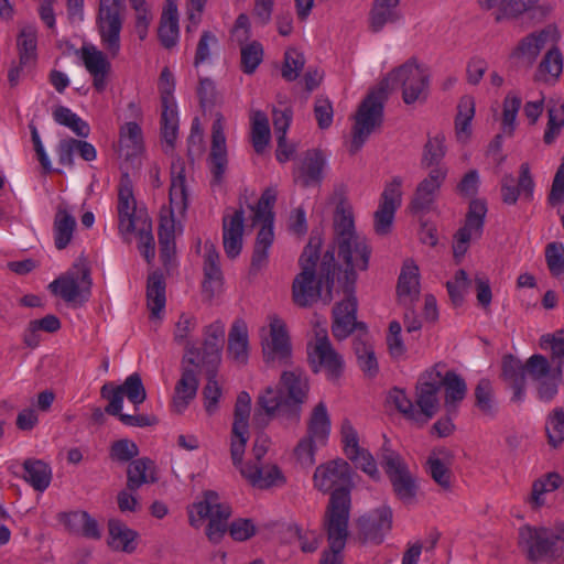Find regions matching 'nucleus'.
<instances>
[{
  "instance_id": "5fc2aeb1",
  "label": "nucleus",
  "mask_w": 564,
  "mask_h": 564,
  "mask_svg": "<svg viewBox=\"0 0 564 564\" xmlns=\"http://www.w3.org/2000/svg\"><path fill=\"white\" fill-rule=\"evenodd\" d=\"M446 154L445 137L442 133L429 138L423 149L421 164L423 167L442 166L441 162Z\"/></svg>"
},
{
  "instance_id": "6e6552de",
  "label": "nucleus",
  "mask_w": 564,
  "mask_h": 564,
  "mask_svg": "<svg viewBox=\"0 0 564 564\" xmlns=\"http://www.w3.org/2000/svg\"><path fill=\"white\" fill-rule=\"evenodd\" d=\"M352 469L348 462L336 458L319 465L314 473V486L323 492H330L329 501L325 511L324 525H328L330 518L332 501L335 497H345L347 505V523L349 522L351 498L350 487L352 484Z\"/></svg>"
},
{
  "instance_id": "e2e57ef3",
  "label": "nucleus",
  "mask_w": 564,
  "mask_h": 564,
  "mask_svg": "<svg viewBox=\"0 0 564 564\" xmlns=\"http://www.w3.org/2000/svg\"><path fill=\"white\" fill-rule=\"evenodd\" d=\"M218 368H205L207 383L204 387L203 395L205 399V410L208 414H213L217 410V404L221 397V388L217 382Z\"/></svg>"
},
{
  "instance_id": "a211bd4d",
  "label": "nucleus",
  "mask_w": 564,
  "mask_h": 564,
  "mask_svg": "<svg viewBox=\"0 0 564 564\" xmlns=\"http://www.w3.org/2000/svg\"><path fill=\"white\" fill-rule=\"evenodd\" d=\"M402 183L400 176H394L380 195L378 209L373 214V229L379 236L391 231L394 214L402 203Z\"/></svg>"
},
{
  "instance_id": "79ce46f5",
  "label": "nucleus",
  "mask_w": 564,
  "mask_h": 564,
  "mask_svg": "<svg viewBox=\"0 0 564 564\" xmlns=\"http://www.w3.org/2000/svg\"><path fill=\"white\" fill-rule=\"evenodd\" d=\"M248 329L243 321H236L228 336V354L238 364L245 365L248 360Z\"/></svg>"
},
{
  "instance_id": "a18cd8bd",
  "label": "nucleus",
  "mask_w": 564,
  "mask_h": 564,
  "mask_svg": "<svg viewBox=\"0 0 564 564\" xmlns=\"http://www.w3.org/2000/svg\"><path fill=\"white\" fill-rule=\"evenodd\" d=\"M475 406L479 410L482 416L490 420L495 419L498 414V403L495 398V389L491 381L482 378L478 381L474 390Z\"/></svg>"
},
{
  "instance_id": "4c0bfd02",
  "label": "nucleus",
  "mask_w": 564,
  "mask_h": 564,
  "mask_svg": "<svg viewBox=\"0 0 564 564\" xmlns=\"http://www.w3.org/2000/svg\"><path fill=\"white\" fill-rule=\"evenodd\" d=\"M158 33L160 42L165 48H172L176 45L180 35L178 13L173 0L166 1Z\"/></svg>"
},
{
  "instance_id": "412c9836",
  "label": "nucleus",
  "mask_w": 564,
  "mask_h": 564,
  "mask_svg": "<svg viewBox=\"0 0 564 564\" xmlns=\"http://www.w3.org/2000/svg\"><path fill=\"white\" fill-rule=\"evenodd\" d=\"M560 37L561 34L556 25L549 24L544 29L532 32L520 40L511 56L524 59L532 65L546 44H556Z\"/></svg>"
},
{
  "instance_id": "58836bf2",
  "label": "nucleus",
  "mask_w": 564,
  "mask_h": 564,
  "mask_svg": "<svg viewBox=\"0 0 564 564\" xmlns=\"http://www.w3.org/2000/svg\"><path fill=\"white\" fill-rule=\"evenodd\" d=\"M23 479L36 491L46 490L52 480V468L42 459L28 458L22 464Z\"/></svg>"
},
{
  "instance_id": "0eeeda50",
  "label": "nucleus",
  "mask_w": 564,
  "mask_h": 564,
  "mask_svg": "<svg viewBox=\"0 0 564 564\" xmlns=\"http://www.w3.org/2000/svg\"><path fill=\"white\" fill-rule=\"evenodd\" d=\"M564 543V522H555L553 527L523 525L519 529V546L531 562L557 560Z\"/></svg>"
},
{
  "instance_id": "aec40b11",
  "label": "nucleus",
  "mask_w": 564,
  "mask_h": 564,
  "mask_svg": "<svg viewBox=\"0 0 564 564\" xmlns=\"http://www.w3.org/2000/svg\"><path fill=\"white\" fill-rule=\"evenodd\" d=\"M442 388L441 372L431 369L425 371L416 383V404L420 408L417 411L420 419L423 423L431 420L438 410V398L437 393Z\"/></svg>"
},
{
  "instance_id": "680f3d73",
  "label": "nucleus",
  "mask_w": 564,
  "mask_h": 564,
  "mask_svg": "<svg viewBox=\"0 0 564 564\" xmlns=\"http://www.w3.org/2000/svg\"><path fill=\"white\" fill-rule=\"evenodd\" d=\"M118 387L135 409H138V406L147 399V391L143 386L142 378L138 372H133L128 376L123 383Z\"/></svg>"
},
{
  "instance_id": "2eb2a0df",
  "label": "nucleus",
  "mask_w": 564,
  "mask_h": 564,
  "mask_svg": "<svg viewBox=\"0 0 564 564\" xmlns=\"http://www.w3.org/2000/svg\"><path fill=\"white\" fill-rule=\"evenodd\" d=\"M486 214L487 203L485 199L474 198L470 200L465 224L454 236L453 253L457 263L467 252L470 240L481 237Z\"/></svg>"
},
{
  "instance_id": "4468645a",
  "label": "nucleus",
  "mask_w": 564,
  "mask_h": 564,
  "mask_svg": "<svg viewBox=\"0 0 564 564\" xmlns=\"http://www.w3.org/2000/svg\"><path fill=\"white\" fill-rule=\"evenodd\" d=\"M121 11V0H99L96 23L101 43L112 57L120 51Z\"/></svg>"
},
{
  "instance_id": "20e7f679",
  "label": "nucleus",
  "mask_w": 564,
  "mask_h": 564,
  "mask_svg": "<svg viewBox=\"0 0 564 564\" xmlns=\"http://www.w3.org/2000/svg\"><path fill=\"white\" fill-rule=\"evenodd\" d=\"M191 510H195L198 516L196 519L191 512L189 523L193 527L197 528L203 519L208 518L206 535L213 543H218L227 530L235 541H246L256 534V527L249 519H237L228 527L231 508L229 505L219 501L216 491H205L204 499L194 503Z\"/></svg>"
},
{
  "instance_id": "de8ad7c7",
  "label": "nucleus",
  "mask_w": 564,
  "mask_h": 564,
  "mask_svg": "<svg viewBox=\"0 0 564 564\" xmlns=\"http://www.w3.org/2000/svg\"><path fill=\"white\" fill-rule=\"evenodd\" d=\"M37 35L32 26L23 28L17 39L19 63L21 66H31L36 61Z\"/></svg>"
},
{
  "instance_id": "13d9d810",
  "label": "nucleus",
  "mask_w": 564,
  "mask_h": 564,
  "mask_svg": "<svg viewBox=\"0 0 564 564\" xmlns=\"http://www.w3.org/2000/svg\"><path fill=\"white\" fill-rule=\"evenodd\" d=\"M178 133L176 104L162 106L161 134L165 143L173 148Z\"/></svg>"
},
{
  "instance_id": "e433bc0d",
  "label": "nucleus",
  "mask_w": 564,
  "mask_h": 564,
  "mask_svg": "<svg viewBox=\"0 0 564 564\" xmlns=\"http://www.w3.org/2000/svg\"><path fill=\"white\" fill-rule=\"evenodd\" d=\"M158 481L154 462L148 457L137 458L130 462L127 469V489L137 491L144 484Z\"/></svg>"
},
{
  "instance_id": "0e129e2a",
  "label": "nucleus",
  "mask_w": 564,
  "mask_h": 564,
  "mask_svg": "<svg viewBox=\"0 0 564 564\" xmlns=\"http://www.w3.org/2000/svg\"><path fill=\"white\" fill-rule=\"evenodd\" d=\"M522 99L512 93L507 94L503 99L502 131L512 135L516 129V119L521 108Z\"/></svg>"
},
{
  "instance_id": "c85d7f7f",
  "label": "nucleus",
  "mask_w": 564,
  "mask_h": 564,
  "mask_svg": "<svg viewBox=\"0 0 564 564\" xmlns=\"http://www.w3.org/2000/svg\"><path fill=\"white\" fill-rule=\"evenodd\" d=\"M245 212L242 208L223 217V245L226 256L237 258L242 249Z\"/></svg>"
},
{
  "instance_id": "6e6d98bb",
  "label": "nucleus",
  "mask_w": 564,
  "mask_h": 564,
  "mask_svg": "<svg viewBox=\"0 0 564 564\" xmlns=\"http://www.w3.org/2000/svg\"><path fill=\"white\" fill-rule=\"evenodd\" d=\"M142 130L137 122L130 121L120 128L119 143L121 149H128L126 156L135 155L142 149Z\"/></svg>"
},
{
  "instance_id": "bf43d9fd",
  "label": "nucleus",
  "mask_w": 564,
  "mask_h": 564,
  "mask_svg": "<svg viewBox=\"0 0 564 564\" xmlns=\"http://www.w3.org/2000/svg\"><path fill=\"white\" fill-rule=\"evenodd\" d=\"M545 431L549 445L557 448L564 442V410L555 408L546 417Z\"/></svg>"
},
{
  "instance_id": "774afa93",
  "label": "nucleus",
  "mask_w": 564,
  "mask_h": 564,
  "mask_svg": "<svg viewBox=\"0 0 564 564\" xmlns=\"http://www.w3.org/2000/svg\"><path fill=\"white\" fill-rule=\"evenodd\" d=\"M540 347L544 350H551L552 360L557 361L556 366L562 368L564 362V329H558L553 334H545L540 338Z\"/></svg>"
},
{
  "instance_id": "c03bdc74",
  "label": "nucleus",
  "mask_w": 564,
  "mask_h": 564,
  "mask_svg": "<svg viewBox=\"0 0 564 564\" xmlns=\"http://www.w3.org/2000/svg\"><path fill=\"white\" fill-rule=\"evenodd\" d=\"M330 433V417L326 404L318 402L308 419L306 435L319 441L322 446L326 445Z\"/></svg>"
},
{
  "instance_id": "bb28decb",
  "label": "nucleus",
  "mask_w": 564,
  "mask_h": 564,
  "mask_svg": "<svg viewBox=\"0 0 564 564\" xmlns=\"http://www.w3.org/2000/svg\"><path fill=\"white\" fill-rule=\"evenodd\" d=\"M118 229L121 235L134 232L137 203L133 195L132 183L128 174H123L118 191Z\"/></svg>"
},
{
  "instance_id": "423d86ee",
  "label": "nucleus",
  "mask_w": 564,
  "mask_h": 564,
  "mask_svg": "<svg viewBox=\"0 0 564 564\" xmlns=\"http://www.w3.org/2000/svg\"><path fill=\"white\" fill-rule=\"evenodd\" d=\"M276 200V193L273 188H267L261 194L256 206H250L253 212V224H261L257 234L249 273L257 275L269 262V249L274 241L273 206Z\"/></svg>"
},
{
  "instance_id": "f03ea898",
  "label": "nucleus",
  "mask_w": 564,
  "mask_h": 564,
  "mask_svg": "<svg viewBox=\"0 0 564 564\" xmlns=\"http://www.w3.org/2000/svg\"><path fill=\"white\" fill-rule=\"evenodd\" d=\"M308 392L310 381L304 370L283 371L276 387L269 386L259 394L258 409L253 413L254 425L263 429L273 419L284 425L299 424Z\"/></svg>"
},
{
  "instance_id": "37998d69",
  "label": "nucleus",
  "mask_w": 564,
  "mask_h": 564,
  "mask_svg": "<svg viewBox=\"0 0 564 564\" xmlns=\"http://www.w3.org/2000/svg\"><path fill=\"white\" fill-rule=\"evenodd\" d=\"M400 297H410L413 302L420 294V273L419 267L412 259H406L401 269L397 286Z\"/></svg>"
},
{
  "instance_id": "603ef678",
  "label": "nucleus",
  "mask_w": 564,
  "mask_h": 564,
  "mask_svg": "<svg viewBox=\"0 0 564 564\" xmlns=\"http://www.w3.org/2000/svg\"><path fill=\"white\" fill-rule=\"evenodd\" d=\"M270 126L267 115L257 110L251 117V139L257 153L263 152L270 141Z\"/></svg>"
},
{
  "instance_id": "69168bd1",
  "label": "nucleus",
  "mask_w": 564,
  "mask_h": 564,
  "mask_svg": "<svg viewBox=\"0 0 564 564\" xmlns=\"http://www.w3.org/2000/svg\"><path fill=\"white\" fill-rule=\"evenodd\" d=\"M305 65V57L303 53L296 48H289L284 53V62L281 69V75L286 82H294Z\"/></svg>"
},
{
  "instance_id": "f257e3e1",
  "label": "nucleus",
  "mask_w": 564,
  "mask_h": 564,
  "mask_svg": "<svg viewBox=\"0 0 564 564\" xmlns=\"http://www.w3.org/2000/svg\"><path fill=\"white\" fill-rule=\"evenodd\" d=\"M430 75L415 59H409L393 69L380 85L372 89L360 102L354 117L352 137L349 152L357 153L370 134L383 122L384 102L388 90L402 88V99L406 105L424 100L429 94Z\"/></svg>"
},
{
  "instance_id": "c756f323",
  "label": "nucleus",
  "mask_w": 564,
  "mask_h": 564,
  "mask_svg": "<svg viewBox=\"0 0 564 564\" xmlns=\"http://www.w3.org/2000/svg\"><path fill=\"white\" fill-rule=\"evenodd\" d=\"M225 343V325L216 321L205 327L203 341V356L200 359L204 368H218L221 360V348Z\"/></svg>"
},
{
  "instance_id": "3c124183",
  "label": "nucleus",
  "mask_w": 564,
  "mask_h": 564,
  "mask_svg": "<svg viewBox=\"0 0 564 564\" xmlns=\"http://www.w3.org/2000/svg\"><path fill=\"white\" fill-rule=\"evenodd\" d=\"M53 118L55 122L67 127L79 138H87L90 133L89 124L67 107H56L53 110Z\"/></svg>"
},
{
  "instance_id": "052dcab7",
  "label": "nucleus",
  "mask_w": 564,
  "mask_h": 564,
  "mask_svg": "<svg viewBox=\"0 0 564 564\" xmlns=\"http://www.w3.org/2000/svg\"><path fill=\"white\" fill-rule=\"evenodd\" d=\"M471 280L468 278L464 269L456 271L453 280L446 282V289L452 304L457 307L464 303L465 294L467 293Z\"/></svg>"
},
{
  "instance_id": "7c9ffc66",
  "label": "nucleus",
  "mask_w": 564,
  "mask_h": 564,
  "mask_svg": "<svg viewBox=\"0 0 564 564\" xmlns=\"http://www.w3.org/2000/svg\"><path fill=\"white\" fill-rule=\"evenodd\" d=\"M525 364L513 357L506 355L502 358L501 377L512 390L511 402L522 403L525 398Z\"/></svg>"
},
{
  "instance_id": "2f4dec72",
  "label": "nucleus",
  "mask_w": 564,
  "mask_h": 564,
  "mask_svg": "<svg viewBox=\"0 0 564 564\" xmlns=\"http://www.w3.org/2000/svg\"><path fill=\"white\" fill-rule=\"evenodd\" d=\"M170 205L171 213L178 215H183L188 206L185 166L181 160L173 162L171 166Z\"/></svg>"
},
{
  "instance_id": "7ed1b4c3",
  "label": "nucleus",
  "mask_w": 564,
  "mask_h": 564,
  "mask_svg": "<svg viewBox=\"0 0 564 564\" xmlns=\"http://www.w3.org/2000/svg\"><path fill=\"white\" fill-rule=\"evenodd\" d=\"M321 245V238L312 236L300 257L301 272L292 283V299L300 307H310L317 302L322 297L323 288L326 289L324 302L329 303L333 299L332 290L339 271L335 260V247L324 253L318 273H316Z\"/></svg>"
},
{
  "instance_id": "39448f33",
  "label": "nucleus",
  "mask_w": 564,
  "mask_h": 564,
  "mask_svg": "<svg viewBox=\"0 0 564 564\" xmlns=\"http://www.w3.org/2000/svg\"><path fill=\"white\" fill-rule=\"evenodd\" d=\"M334 229L338 257L346 265L343 284H349V273H352L356 282V270L368 269L371 249L366 239L355 232L352 216L344 209H337Z\"/></svg>"
},
{
  "instance_id": "6ab92c4d",
  "label": "nucleus",
  "mask_w": 564,
  "mask_h": 564,
  "mask_svg": "<svg viewBox=\"0 0 564 564\" xmlns=\"http://www.w3.org/2000/svg\"><path fill=\"white\" fill-rule=\"evenodd\" d=\"M263 359L268 365H288L292 355V346L284 322L276 317H270L269 336L262 337Z\"/></svg>"
},
{
  "instance_id": "ea45409f",
  "label": "nucleus",
  "mask_w": 564,
  "mask_h": 564,
  "mask_svg": "<svg viewBox=\"0 0 564 564\" xmlns=\"http://www.w3.org/2000/svg\"><path fill=\"white\" fill-rule=\"evenodd\" d=\"M109 545L117 551L132 553L137 549L139 533L130 529L124 522L118 519H110L108 522Z\"/></svg>"
},
{
  "instance_id": "c9c22d12",
  "label": "nucleus",
  "mask_w": 564,
  "mask_h": 564,
  "mask_svg": "<svg viewBox=\"0 0 564 564\" xmlns=\"http://www.w3.org/2000/svg\"><path fill=\"white\" fill-rule=\"evenodd\" d=\"M204 282L203 290L208 297H213L223 285V272L219 263V253L212 242L204 246Z\"/></svg>"
},
{
  "instance_id": "338daca9",
  "label": "nucleus",
  "mask_w": 564,
  "mask_h": 564,
  "mask_svg": "<svg viewBox=\"0 0 564 564\" xmlns=\"http://www.w3.org/2000/svg\"><path fill=\"white\" fill-rule=\"evenodd\" d=\"M525 372L533 381H541L552 377L556 372V367L552 369L546 357L535 354L525 361Z\"/></svg>"
},
{
  "instance_id": "f8f14e48",
  "label": "nucleus",
  "mask_w": 564,
  "mask_h": 564,
  "mask_svg": "<svg viewBox=\"0 0 564 564\" xmlns=\"http://www.w3.org/2000/svg\"><path fill=\"white\" fill-rule=\"evenodd\" d=\"M349 284H343L345 299L333 308L332 334L338 340L348 338L355 330L366 332L367 325L357 321L358 301L355 295V278L349 273Z\"/></svg>"
},
{
  "instance_id": "cd10ccee",
  "label": "nucleus",
  "mask_w": 564,
  "mask_h": 564,
  "mask_svg": "<svg viewBox=\"0 0 564 564\" xmlns=\"http://www.w3.org/2000/svg\"><path fill=\"white\" fill-rule=\"evenodd\" d=\"M80 57L87 72L93 77V86L98 93L107 87V78L111 70V64L107 56L94 45H84L80 48Z\"/></svg>"
},
{
  "instance_id": "f704fd0d",
  "label": "nucleus",
  "mask_w": 564,
  "mask_h": 564,
  "mask_svg": "<svg viewBox=\"0 0 564 564\" xmlns=\"http://www.w3.org/2000/svg\"><path fill=\"white\" fill-rule=\"evenodd\" d=\"M76 225V218L67 204H58L53 220L54 245L57 250H64L70 243Z\"/></svg>"
},
{
  "instance_id": "9b49d317",
  "label": "nucleus",
  "mask_w": 564,
  "mask_h": 564,
  "mask_svg": "<svg viewBox=\"0 0 564 564\" xmlns=\"http://www.w3.org/2000/svg\"><path fill=\"white\" fill-rule=\"evenodd\" d=\"M199 349L195 345L187 344L186 352L181 361V378L177 380L172 405L176 413H183L189 403L196 398L199 387L198 372L200 364L198 361Z\"/></svg>"
},
{
  "instance_id": "5701e85b",
  "label": "nucleus",
  "mask_w": 564,
  "mask_h": 564,
  "mask_svg": "<svg viewBox=\"0 0 564 564\" xmlns=\"http://www.w3.org/2000/svg\"><path fill=\"white\" fill-rule=\"evenodd\" d=\"M446 175L447 169L445 166H437L432 169L429 175L417 184L410 204V208L413 213L430 210Z\"/></svg>"
},
{
  "instance_id": "dca6fc26",
  "label": "nucleus",
  "mask_w": 564,
  "mask_h": 564,
  "mask_svg": "<svg viewBox=\"0 0 564 564\" xmlns=\"http://www.w3.org/2000/svg\"><path fill=\"white\" fill-rule=\"evenodd\" d=\"M308 360L314 373L324 369L332 382L338 381L344 372V358L335 350L326 333L316 335L313 350L308 351Z\"/></svg>"
},
{
  "instance_id": "a878e982",
  "label": "nucleus",
  "mask_w": 564,
  "mask_h": 564,
  "mask_svg": "<svg viewBox=\"0 0 564 564\" xmlns=\"http://www.w3.org/2000/svg\"><path fill=\"white\" fill-rule=\"evenodd\" d=\"M234 466L239 469L242 477L259 489L280 487L285 484V477L276 465H261L258 463L242 464L241 462Z\"/></svg>"
},
{
  "instance_id": "4be33fe9",
  "label": "nucleus",
  "mask_w": 564,
  "mask_h": 564,
  "mask_svg": "<svg viewBox=\"0 0 564 564\" xmlns=\"http://www.w3.org/2000/svg\"><path fill=\"white\" fill-rule=\"evenodd\" d=\"M392 525V510L381 506L358 520L359 533L365 542L380 544Z\"/></svg>"
},
{
  "instance_id": "473e14b6",
  "label": "nucleus",
  "mask_w": 564,
  "mask_h": 564,
  "mask_svg": "<svg viewBox=\"0 0 564 564\" xmlns=\"http://www.w3.org/2000/svg\"><path fill=\"white\" fill-rule=\"evenodd\" d=\"M401 0H373L369 12V29L373 33L383 30L387 24L398 23L402 19L399 9Z\"/></svg>"
},
{
  "instance_id": "ddd939ff",
  "label": "nucleus",
  "mask_w": 564,
  "mask_h": 564,
  "mask_svg": "<svg viewBox=\"0 0 564 564\" xmlns=\"http://www.w3.org/2000/svg\"><path fill=\"white\" fill-rule=\"evenodd\" d=\"M77 271H68L53 282L48 289L55 295L61 296L66 303L75 305L85 304L91 295L93 280L90 269L86 265L75 264Z\"/></svg>"
},
{
  "instance_id": "9d476101",
  "label": "nucleus",
  "mask_w": 564,
  "mask_h": 564,
  "mask_svg": "<svg viewBox=\"0 0 564 564\" xmlns=\"http://www.w3.org/2000/svg\"><path fill=\"white\" fill-rule=\"evenodd\" d=\"M347 505L345 497H335L332 501L328 525H324L329 547L323 552L319 564H343L341 552L348 538Z\"/></svg>"
},
{
  "instance_id": "8fccbe9b",
  "label": "nucleus",
  "mask_w": 564,
  "mask_h": 564,
  "mask_svg": "<svg viewBox=\"0 0 564 564\" xmlns=\"http://www.w3.org/2000/svg\"><path fill=\"white\" fill-rule=\"evenodd\" d=\"M475 116V100L471 96H463L457 106L455 118L456 135L459 140L467 139L470 134V122Z\"/></svg>"
},
{
  "instance_id": "49530a36",
  "label": "nucleus",
  "mask_w": 564,
  "mask_h": 564,
  "mask_svg": "<svg viewBox=\"0 0 564 564\" xmlns=\"http://www.w3.org/2000/svg\"><path fill=\"white\" fill-rule=\"evenodd\" d=\"M563 479L560 474L552 471L538 478L532 484V490L528 497V502L532 509H540L545 505L544 495L558 489L562 486Z\"/></svg>"
},
{
  "instance_id": "72a5a7b5",
  "label": "nucleus",
  "mask_w": 564,
  "mask_h": 564,
  "mask_svg": "<svg viewBox=\"0 0 564 564\" xmlns=\"http://www.w3.org/2000/svg\"><path fill=\"white\" fill-rule=\"evenodd\" d=\"M325 156L321 150H307L294 176L304 187L317 185L323 180Z\"/></svg>"
},
{
  "instance_id": "a19ab883",
  "label": "nucleus",
  "mask_w": 564,
  "mask_h": 564,
  "mask_svg": "<svg viewBox=\"0 0 564 564\" xmlns=\"http://www.w3.org/2000/svg\"><path fill=\"white\" fill-rule=\"evenodd\" d=\"M165 279L162 272L153 271L147 280V303L152 317H160L165 308Z\"/></svg>"
},
{
  "instance_id": "4d7b16f0",
  "label": "nucleus",
  "mask_w": 564,
  "mask_h": 564,
  "mask_svg": "<svg viewBox=\"0 0 564 564\" xmlns=\"http://www.w3.org/2000/svg\"><path fill=\"white\" fill-rule=\"evenodd\" d=\"M442 387H445V402L447 405H453L460 402L467 392L465 380L455 371H447L445 376L441 377Z\"/></svg>"
},
{
  "instance_id": "393cba45",
  "label": "nucleus",
  "mask_w": 564,
  "mask_h": 564,
  "mask_svg": "<svg viewBox=\"0 0 564 564\" xmlns=\"http://www.w3.org/2000/svg\"><path fill=\"white\" fill-rule=\"evenodd\" d=\"M225 127L221 115H218L212 126V148L209 153V170L213 182L220 184L227 169V147Z\"/></svg>"
},
{
  "instance_id": "b1692460",
  "label": "nucleus",
  "mask_w": 564,
  "mask_h": 564,
  "mask_svg": "<svg viewBox=\"0 0 564 564\" xmlns=\"http://www.w3.org/2000/svg\"><path fill=\"white\" fill-rule=\"evenodd\" d=\"M534 181L528 163H522L519 169V178L512 174H506L501 178V199L507 205H514L522 193L523 199L530 202L533 198Z\"/></svg>"
},
{
  "instance_id": "1a4fd4ad",
  "label": "nucleus",
  "mask_w": 564,
  "mask_h": 564,
  "mask_svg": "<svg viewBox=\"0 0 564 564\" xmlns=\"http://www.w3.org/2000/svg\"><path fill=\"white\" fill-rule=\"evenodd\" d=\"M379 458L397 499L405 506L414 505L419 492L417 479L401 455L390 447L386 437Z\"/></svg>"
},
{
  "instance_id": "09e8293b",
  "label": "nucleus",
  "mask_w": 564,
  "mask_h": 564,
  "mask_svg": "<svg viewBox=\"0 0 564 564\" xmlns=\"http://www.w3.org/2000/svg\"><path fill=\"white\" fill-rule=\"evenodd\" d=\"M240 46V69L246 75H252L263 61L264 51L259 41L245 42Z\"/></svg>"
},
{
  "instance_id": "f3484780",
  "label": "nucleus",
  "mask_w": 564,
  "mask_h": 564,
  "mask_svg": "<svg viewBox=\"0 0 564 564\" xmlns=\"http://www.w3.org/2000/svg\"><path fill=\"white\" fill-rule=\"evenodd\" d=\"M251 398L248 392L241 391L235 404L234 423L230 435V456L234 465L243 459L246 445L249 440V416Z\"/></svg>"
},
{
  "instance_id": "864d4df0",
  "label": "nucleus",
  "mask_w": 564,
  "mask_h": 564,
  "mask_svg": "<svg viewBox=\"0 0 564 564\" xmlns=\"http://www.w3.org/2000/svg\"><path fill=\"white\" fill-rule=\"evenodd\" d=\"M175 221L173 217L162 219L159 227L160 257L164 264L172 260L175 253Z\"/></svg>"
}]
</instances>
